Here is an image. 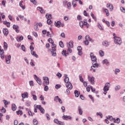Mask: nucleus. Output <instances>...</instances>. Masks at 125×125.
<instances>
[{
  "label": "nucleus",
  "instance_id": "nucleus-26",
  "mask_svg": "<svg viewBox=\"0 0 125 125\" xmlns=\"http://www.w3.org/2000/svg\"><path fill=\"white\" fill-rule=\"evenodd\" d=\"M17 108V107L16 106V105L15 104H12V110L13 111H16V109Z\"/></svg>",
  "mask_w": 125,
  "mask_h": 125
},
{
  "label": "nucleus",
  "instance_id": "nucleus-35",
  "mask_svg": "<svg viewBox=\"0 0 125 125\" xmlns=\"http://www.w3.org/2000/svg\"><path fill=\"white\" fill-rule=\"evenodd\" d=\"M38 109H39V105H34V112H35V113H37L38 112Z\"/></svg>",
  "mask_w": 125,
  "mask_h": 125
},
{
  "label": "nucleus",
  "instance_id": "nucleus-61",
  "mask_svg": "<svg viewBox=\"0 0 125 125\" xmlns=\"http://www.w3.org/2000/svg\"><path fill=\"white\" fill-rule=\"evenodd\" d=\"M120 9H121V11L122 12H124V13H125V8H124L123 7H121L120 8Z\"/></svg>",
  "mask_w": 125,
  "mask_h": 125
},
{
  "label": "nucleus",
  "instance_id": "nucleus-57",
  "mask_svg": "<svg viewBox=\"0 0 125 125\" xmlns=\"http://www.w3.org/2000/svg\"><path fill=\"white\" fill-rule=\"evenodd\" d=\"M0 16H2V19H4V18H5V16L3 15V13H0Z\"/></svg>",
  "mask_w": 125,
  "mask_h": 125
},
{
  "label": "nucleus",
  "instance_id": "nucleus-44",
  "mask_svg": "<svg viewBox=\"0 0 125 125\" xmlns=\"http://www.w3.org/2000/svg\"><path fill=\"white\" fill-rule=\"evenodd\" d=\"M48 41L50 42V43H51V44L54 42L53 41V40H52V39L51 38L48 39Z\"/></svg>",
  "mask_w": 125,
  "mask_h": 125
},
{
  "label": "nucleus",
  "instance_id": "nucleus-8",
  "mask_svg": "<svg viewBox=\"0 0 125 125\" xmlns=\"http://www.w3.org/2000/svg\"><path fill=\"white\" fill-rule=\"evenodd\" d=\"M54 123H55V124H57V125H64L63 122L59 121V120H58V119H54Z\"/></svg>",
  "mask_w": 125,
  "mask_h": 125
},
{
  "label": "nucleus",
  "instance_id": "nucleus-42",
  "mask_svg": "<svg viewBox=\"0 0 125 125\" xmlns=\"http://www.w3.org/2000/svg\"><path fill=\"white\" fill-rule=\"evenodd\" d=\"M91 69H90V71H92V70H93V72L94 73H95V72H96V69L95 68L96 67H93V66H91Z\"/></svg>",
  "mask_w": 125,
  "mask_h": 125
},
{
  "label": "nucleus",
  "instance_id": "nucleus-60",
  "mask_svg": "<svg viewBox=\"0 0 125 125\" xmlns=\"http://www.w3.org/2000/svg\"><path fill=\"white\" fill-rule=\"evenodd\" d=\"M31 2H32L33 4H37V1L36 0H30Z\"/></svg>",
  "mask_w": 125,
  "mask_h": 125
},
{
  "label": "nucleus",
  "instance_id": "nucleus-32",
  "mask_svg": "<svg viewBox=\"0 0 125 125\" xmlns=\"http://www.w3.org/2000/svg\"><path fill=\"white\" fill-rule=\"evenodd\" d=\"M33 123L34 125H38L39 124V122L36 119H33Z\"/></svg>",
  "mask_w": 125,
  "mask_h": 125
},
{
  "label": "nucleus",
  "instance_id": "nucleus-53",
  "mask_svg": "<svg viewBox=\"0 0 125 125\" xmlns=\"http://www.w3.org/2000/svg\"><path fill=\"white\" fill-rule=\"evenodd\" d=\"M32 96H33V99L35 101H36V100H37V99H38L37 96H36L35 95H32Z\"/></svg>",
  "mask_w": 125,
  "mask_h": 125
},
{
  "label": "nucleus",
  "instance_id": "nucleus-2",
  "mask_svg": "<svg viewBox=\"0 0 125 125\" xmlns=\"http://www.w3.org/2000/svg\"><path fill=\"white\" fill-rule=\"evenodd\" d=\"M114 42L116 44H122V39L120 37H114Z\"/></svg>",
  "mask_w": 125,
  "mask_h": 125
},
{
  "label": "nucleus",
  "instance_id": "nucleus-34",
  "mask_svg": "<svg viewBox=\"0 0 125 125\" xmlns=\"http://www.w3.org/2000/svg\"><path fill=\"white\" fill-rule=\"evenodd\" d=\"M78 111L80 115H83V109L81 108V106L78 107Z\"/></svg>",
  "mask_w": 125,
  "mask_h": 125
},
{
  "label": "nucleus",
  "instance_id": "nucleus-7",
  "mask_svg": "<svg viewBox=\"0 0 125 125\" xmlns=\"http://www.w3.org/2000/svg\"><path fill=\"white\" fill-rule=\"evenodd\" d=\"M4 53V51L3 49H1V46H0V55L1 59H3L4 58V55L3 54Z\"/></svg>",
  "mask_w": 125,
  "mask_h": 125
},
{
  "label": "nucleus",
  "instance_id": "nucleus-47",
  "mask_svg": "<svg viewBox=\"0 0 125 125\" xmlns=\"http://www.w3.org/2000/svg\"><path fill=\"white\" fill-rule=\"evenodd\" d=\"M47 37H49V38H52L53 36L52 35L50 34V32L48 31L47 33Z\"/></svg>",
  "mask_w": 125,
  "mask_h": 125
},
{
  "label": "nucleus",
  "instance_id": "nucleus-46",
  "mask_svg": "<svg viewBox=\"0 0 125 125\" xmlns=\"http://www.w3.org/2000/svg\"><path fill=\"white\" fill-rule=\"evenodd\" d=\"M47 23L48 25H50L51 24H52V21H51V20L48 19L47 20Z\"/></svg>",
  "mask_w": 125,
  "mask_h": 125
},
{
  "label": "nucleus",
  "instance_id": "nucleus-16",
  "mask_svg": "<svg viewBox=\"0 0 125 125\" xmlns=\"http://www.w3.org/2000/svg\"><path fill=\"white\" fill-rule=\"evenodd\" d=\"M38 109L40 110L41 113L42 114H44V109L42 107V105H38Z\"/></svg>",
  "mask_w": 125,
  "mask_h": 125
},
{
  "label": "nucleus",
  "instance_id": "nucleus-64",
  "mask_svg": "<svg viewBox=\"0 0 125 125\" xmlns=\"http://www.w3.org/2000/svg\"><path fill=\"white\" fill-rule=\"evenodd\" d=\"M21 49L22 50H23V51H25V46H24L23 45H22L21 46Z\"/></svg>",
  "mask_w": 125,
  "mask_h": 125
},
{
  "label": "nucleus",
  "instance_id": "nucleus-20",
  "mask_svg": "<svg viewBox=\"0 0 125 125\" xmlns=\"http://www.w3.org/2000/svg\"><path fill=\"white\" fill-rule=\"evenodd\" d=\"M21 96L22 98L25 99V98H28V93L27 92H24L23 94H22Z\"/></svg>",
  "mask_w": 125,
  "mask_h": 125
},
{
  "label": "nucleus",
  "instance_id": "nucleus-52",
  "mask_svg": "<svg viewBox=\"0 0 125 125\" xmlns=\"http://www.w3.org/2000/svg\"><path fill=\"white\" fill-rule=\"evenodd\" d=\"M84 16L87 17L88 16V14L86 12V11L84 10L83 12Z\"/></svg>",
  "mask_w": 125,
  "mask_h": 125
},
{
  "label": "nucleus",
  "instance_id": "nucleus-22",
  "mask_svg": "<svg viewBox=\"0 0 125 125\" xmlns=\"http://www.w3.org/2000/svg\"><path fill=\"white\" fill-rule=\"evenodd\" d=\"M90 15L91 17L93 18V19H94V21L96 22V21H97V18H96V17L94 16V14H93V13L91 12L90 14Z\"/></svg>",
  "mask_w": 125,
  "mask_h": 125
},
{
  "label": "nucleus",
  "instance_id": "nucleus-41",
  "mask_svg": "<svg viewBox=\"0 0 125 125\" xmlns=\"http://www.w3.org/2000/svg\"><path fill=\"white\" fill-rule=\"evenodd\" d=\"M59 45L61 47H64V44L63 43V42L62 41L60 42Z\"/></svg>",
  "mask_w": 125,
  "mask_h": 125
},
{
  "label": "nucleus",
  "instance_id": "nucleus-62",
  "mask_svg": "<svg viewBox=\"0 0 125 125\" xmlns=\"http://www.w3.org/2000/svg\"><path fill=\"white\" fill-rule=\"evenodd\" d=\"M1 111L2 113H5V112H6V110H5V108H4V107H2L1 109Z\"/></svg>",
  "mask_w": 125,
  "mask_h": 125
},
{
  "label": "nucleus",
  "instance_id": "nucleus-11",
  "mask_svg": "<svg viewBox=\"0 0 125 125\" xmlns=\"http://www.w3.org/2000/svg\"><path fill=\"white\" fill-rule=\"evenodd\" d=\"M65 85L68 89H72L73 88V85H72V83L70 82L66 83Z\"/></svg>",
  "mask_w": 125,
  "mask_h": 125
},
{
  "label": "nucleus",
  "instance_id": "nucleus-48",
  "mask_svg": "<svg viewBox=\"0 0 125 125\" xmlns=\"http://www.w3.org/2000/svg\"><path fill=\"white\" fill-rule=\"evenodd\" d=\"M79 79L81 82H82V83L83 82V77H82V75H79Z\"/></svg>",
  "mask_w": 125,
  "mask_h": 125
},
{
  "label": "nucleus",
  "instance_id": "nucleus-25",
  "mask_svg": "<svg viewBox=\"0 0 125 125\" xmlns=\"http://www.w3.org/2000/svg\"><path fill=\"white\" fill-rule=\"evenodd\" d=\"M3 23V24H4V25H6L8 27V28H9V27H10V23L7 22V21H4Z\"/></svg>",
  "mask_w": 125,
  "mask_h": 125
},
{
  "label": "nucleus",
  "instance_id": "nucleus-10",
  "mask_svg": "<svg viewBox=\"0 0 125 125\" xmlns=\"http://www.w3.org/2000/svg\"><path fill=\"white\" fill-rule=\"evenodd\" d=\"M35 79L36 80L38 83H39V84H40V85H42V80H41V79L39 77H38L37 75H35Z\"/></svg>",
  "mask_w": 125,
  "mask_h": 125
},
{
  "label": "nucleus",
  "instance_id": "nucleus-51",
  "mask_svg": "<svg viewBox=\"0 0 125 125\" xmlns=\"http://www.w3.org/2000/svg\"><path fill=\"white\" fill-rule=\"evenodd\" d=\"M66 50H63L62 52V55H63L64 56H67V55H66Z\"/></svg>",
  "mask_w": 125,
  "mask_h": 125
},
{
  "label": "nucleus",
  "instance_id": "nucleus-9",
  "mask_svg": "<svg viewBox=\"0 0 125 125\" xmlns=\"http://www.w3.org/2000/svg\"><path fill=\"white\" fill-rule=\"evenodd\" d=\"M88 80L90 82L91 84H94V77H90L89 76H88Z\"/></svg>",
  "mask_w": 125,
  "mask_h": 125
},
{
  "label": "nucleus",
  "instance_id": "nucleus-49",
  "mask_svg": "<svg viewBox=\"0 0 125 125\" xmlns=\"http://www.w3.org/2000/svg\"><path fill=\"white\" fill-rule=\"evenodd\" d=\"M120 72H121V70H120L119 69H116L115 71V75H117V74H118V73H120Z\"/></svg>",
  "mask_w": 125,
  "mask_h": 125
},
{
  "label": "nucleus",
  "instance_id": "nucleus-50",
  "mask_svg": "<svg viewBox=\"0 0 125 125\" xmlns=\"http://www.w3.org/2000/svg\"><path fill=\"white\" fill-rule=\"evenodd\" d=\"M60 87H61V85L60 84H56L55 86V88L56 89H59V88H60Z\"/></svg>",
  "mask_w": 125,
  "mask_h": 125
},
{
  "label": "nucleus",
  "instance_id": "nucleus-13",
  "mask_svg": "<svg viewBox=\"0 0 125 125\" xmlns=\"http://www.w3.org/2000/svg\"><path fill=\"white\" fill-rule=\"evenodd\" d=\"M54 101L56 102H59L61 104H62V100H61L58 96H56L55 97Z\"/></svg>",
  "mask_w": 125,
  "mask_h": 125
},
{
  "label": "nucleus",
  "instance_id": "nucleus-17",
  "mask_svg": "<svg viewBox=\"0 0 125 125\" xmlns=\"http://www.w3.org/2000/svg\"><path fill=\"white\" fill-rule=\"evenodd\" d=\"M9 33V31H8V29H7V28H4L3 29V33L4 36H7Z\"/></svg>",
  "mask_w": 125,
  "mask_h": 125
},
{
  "label": "nucleus",
  "instance_id": "nucleus-1",
  "mask_svg": "<svg viewBox=\"0 0 125 125\" xmlns=\"http://www.w3.org/2000/svg\"><path fill=\"white\" fill-rule=\"evenodd\" d=\"M51 47L52 49H49V51H51L52 56H56V49H55L56 47V44H55L54 42L52 43Z\"/></svg>",
  "mask_w": 125,
  "mask_h": 125
},
{
  "label": "nucleus",
  "instance_id": "nucleus-37",
  "mask_svg": "<svg viewBox=\"0 0 125 125\" xmlns=\"http://www.w3.org/2000/svg\"><path fill=\"white\" fill-rule=\"evenodd\" d=\"M74 93L75 94V97H78L80 95V94L79 93V92L77 90H75Z\"/></svg>",
  "mask_w": 125,
  "mask_h": 125
},
{
  "label": "nucleus",
  "instance_id": "nucleus-58",
  "mask_svg": "<svg viewBox=\"0 0 125 125\" xmlns=\"http://www.w3.org/2000/svg\"><path fill=\"white\" fill-rule=\"evenodd\" d=\"M29 84H30V86H34V82H33L32 81H30Z\"/></svg>",
  "mask_w": 125,
  "mask_h": 125
},
{
  "label": "nucleus",
  "instance_id": "nucleus-28",
  "mask_svg": "<svg viewBox=\"0 0 125 125\" xmlns=\"http://www.w3.org/2000/svg\"><path fill=\"white\" fill-rule=\"evenodd\" d=\"M104 11L105 12L106 16H109L110 15V13H109V10L107 9H104Z\"/></svg>",
  "mask_w": 125,
  "mask_h": 125
},
{
  "label": "nucleus",
  "instance_id": "nucleus-6",
  "mask_svg": "<svg viewBox=\"0 0 125 125\" xmlns=\"http://www.w3.org/2000/svg\"><path fill=\"white\" fill-rule=\"evenodd\" d=\"M90 56L92 61H93L94 62H96V61L97 60V58H96V56H94L93 53H91L90 54Z\"/></svg>",
  "mask_w": 125,
  "mask_h": 125
},
{
  "label": "nucleus",
  "instance_id": "nucleus-33",
  "mask_svg": "<svg viewBox=\"0 0 125 125\" xmlns=\"http://www.w3.org/2000/svg\"><path fill=\"white\" fill-rule=\"evenodd\" d=\"M93 67H95V68H98L99 67V64L97 62H93Z\"/></svg>",
  "mask_w": 125,
  "mask_h": 125
},
{
  "label": "nucleus",
  "instance_id": "nucleus-15",
  "mask_svg": "<svg viewBox=\"0 0 125 125\" xmlns=\"http://www.w3.org/2000/svg\"><path fill=\"white\" fill-rule=\"evenodd\" d=\"M62 119L63 120H72V117L70 116H68V115H63L62 116Z\"/></svg>",
  "mask_w": 125,
  "mask_h": 125
},
{
  "label": "nucleus",
  "instance_id": "nucleus-24",
  "mask_svg": "<svg viewBox=\"0 0 125 125\" xmlns=\"http://www.w3.org/2000/svg\"><path fill=\"white\" fill-rule=\"evenodd\" d=\"M23 39L24 37H23V36H21L20 37L17 38V42H21V41H23Z\"/></svg>",
  "mask_w": 125,
  "mask_h": 125
},
{
  "label": "nucleus",
  "instance_id": "nucleus-18",
  "mask_svg": "<svg viewBox=\"0 0 125 125\" xmlns=\"http://www.w3.org/2000/svg\"><path fill=\"white\" fill-rule=\"evenodd\" d=\"M37 9V10H40L41 13H42V14L45 13V12L44 11V10H43V9H42V7H38Z\"/></svg>",
  "mask_w": 125,
  "mask_h": 125
},
{
  "label": "nucleus",
  "instance_id": "nucleus-55",
  "mask_svg": "<svg viewBox=\"0 0 125 125\" xmlns=\"http://www.w3.org/2000/svg\"><path fill=\"white\" fill-rule=\"evenodd\" d=\"M97 115L100 116L101 117V118H102L103 117V115H102V113H101V112L97 113Z\"/></svg>",
  "mask_w": 125,
  "mask_h": 125
},
{
  "label": "nucleus",
  "instance_id": "nucleus-21",
  "mask_svg": "<svg viewBox=\"0 0 125 125\" xmlns=\"http://www.w3.org/2000/svg\"><path fill=\"white\" fill-rule=\"evenodd\" d=\"M23 2V0H21L20 2V6H21V7L22 9H25V8H26V6L25 5H23V4H22Z\"/></svg>",
  "mask_w": 125,
  "mask_h": 125
},
{
  "label": "nucleus",
  "instance_id": "nucleus-29",
  "mask_svg": "<svg viewBox=\"0 0 125 125\" xmlns=\"http://www.w3.org/2000/svg\"><path fill=\"white\" fill-rule=\"evenodd\" d=\"M7 43H6V42H4L3 43V48L4 49V50H6V49H7Z\"/></svg>",
  "mask_w": 125,
  "mask_h": 125
},
{
  "label": "nucleus",
  "instance_id": "nucleus-56",
  "mask_svg": "<svg viewBox=\"0 0 125 125\" xmlns=\"http://www.w3.org/2000/svg\"><path fill=\"white\" fill-rule=\"evenodd\" d=\"M107 119H109L111 121H115L114 118H113V117H112V116H109L108 118H107Z\"/></svg>",
  "mask_w": 125,
  "mask_h": 125
},
{
  "label": "nucleus",
  "instance_id": "nucleus-43",
  "mask_svg": "<svg viewBox=\"0 0 125 125\" xmlns=\"http://www.w3.org/2000/svg\"><path fill=\"white\" fill-rule=\"evenodd\" d=\"M79 25L81 28H83V21H81L79 22Z\"/></svg>",
  "mask_w": 125,
  "mask_h": 125
},
{
  "label": "nucleus",
  "instance_id": "nucleus-4",
  "mask_svg": "<svg viewBox=\"0 0 125 125\" xmlns=\"http://www.w3.org/2000/svg\"><path fill=\"white\" fill-rule=\"evenodd\" d=\"M55 25L58 28H60V27H64V23H61L60 21H58L57 22H55Z\"/></svg>",
  "mask_w": 125,
  "mask_h": 125
},
{
  "label": "nucleus",
  "instance_id": "nucleus-14",
  "mask_svg": "<svg viewBox=\"0 0 125 125\" xmlns=\"http://www.w3.org/2000/svg\"><path fill=\"white\" fill-rule=\"evenodd\" d=\"M11 59V56L9 55L6 57V62L7 64H9L10 63V60Z\"/></svg>",
  "mask_w": 125,
  "mask_h": 125
},
{
  "label": "nucleus",
  "instance_id": "nucleus-30",
  "mask_svg": "<svg viewBox=\"0 0 125 125\" xmlns=\"http://www.w3.org/2000/svg\"><path fill=\"white\" fill-rule=\"evenodd\" d=\"M17 115H20L22 116L23 115V111L22 110H18L16 111Z\"/></svg>",
  "mask_w": 125,
  "mask_h": 125
},
{
  "label": "nucleus",
  "instance_id": "nucleus-5",
  "mask_svg": "<svg viewBox=\"0 0 125 125\" xmlns=\"http://www.w3.org/2000/svg\"><path fill=\"white\" fill-rule=\"evenodd\" d=\"M109 87H110V83H106L104 88V92H106V91H108V90H109Z\"/></svg>",
  "mask_w": 125,
  "mask_h": 125
},
{
  "label": "nucleus",
  "instance_id": "nucleus-40",
  "mask_svg": "<svg viewBox=\"0 0 125 125\" xmlns=\"http://www.w3.org/2000/svg\"><path fill=\"white\" fill-rule=\"evenodd\" d=\"M99 54H100V56H101L102 57L103 56H104V51H103L102 50H100L99 51Z\"/></svg>",
  "mask_w": 125,
  "mask_h": 125
},
{
  "label": "nucleus",
  "instance_id": "nucleus-36",
  "mask_svg": "<svg viewBox=\"0 0 125 125\" xmlns=\"http://www.w3.org/2000/svg\"><path fill=\"white\" fill-rule=\"evenodd\" d=\"M39 23H36L35 25H34V29L36 31H39Z\"/></svg>",
  "mask_w": 125,
  "mask_h": 125
},
{
  "label": "nucleus",
  "instance_id": "nucleus-12",
  "mask_svg": "<svg viewBox=\"0 0 125 125\" xmlns=\"http://www.w3.org/2000/svg\"><path fill=\"white\" fill-rule=\"evenodd\" d=\"M83 48L82 46H78L77 47V50L78 51V54L80 56L83 55V52L82 51Z\"/></svg>",
  "mask_w": 125,
  "mask_h": 125
},
{
  "label": "nucleus",
  "instance_id": "nucleus-19",
  "mask_svg": "<svg viewBox=\"0 0 125 125\" xmlns=\"http://www.w3.org/2000/svg\"><path fill=\"white\" fill-rule=\"evenodd\" d=\"M13 28L14 30H15L16 32L17 33H18L19 32V26L16 25H13Z\"/></svg>",
  "mask_w": 125,
  "mask_h": 125
},
{
  "label": "nucleus",
  "instance_id": "nucleus-38",
  "mask_svg": "<svg viewBox=\"0 0 125 125\" xmlns=\"http://www.w3.org/2000/svg\"><path fill=\"white\" fill-rule=\"evenodd\" d=\"M45 17H46V18H47V19L48 20V19H51V18H52V17H51V15H48V14H47L46 15V16H45Z\"/></svg>",
  "mask_w": 125,
  "mask_h": 125
},
{
  "label": "nucleus",
  "instance_id": "nucleus-3",
  "mask_svg": "<svg viewBox=\"0 0 125 125\" xmlns=\"http://www.w3.org/2000/svg\"><path fill=\"white\" fill-rule=\"evenodd\" d=\"M43 84L45 86V85H48L49 84V78L47 77H45L43 78Z\"/></svg>",
  "mask_w": 125,
  "mask_h": 125
},
{
  "label": "nucleus",
  "instance_id": "nucleus-27",
  "mask_svg": "<svg viewBox=\"0 0 125 125\" xmlns=\"http://www.w3.org/2000/svg\"><path fill=\"white\" fill-rule=\"evenodd\" d=\"M69 46L71 48H73V47H74V42H73V41H70L69 42Z\"/></svg>",
  "mask_w": 125,
  "mask_h": 125
},
{
  "label": "nucleus",
  "instance_id": "nucleus-59",
  "mask_svg": "<svg viewBox=\"0 0 125 125\" xmlns=\"http://www.w3.org/2000/svg\"><path fill=\"white\" fill-rule=\"evenodd\" d=\"M28 114L29 116H31V117H33V113H32V111H31L30 110H29L28 111Z\"/></svg>",
  "mask_w": 125,
  "mask_h": 125
},
{
  "label": "nucleus",
  "instance_id": "nucleus-23",
  "mask_svg": "<svg viewBox=\"0 0 125 125\" xmlns=\"http://www.w3.org/2000/svg\"><path fill=\"white\" fill-rule=\"evenodd\" d=\"M103 45H104V46H108L109 42L107 41H104L103 42Z\"/></svg>",
  "mask_w": 125,
  "mask_h": 125
},
{
  "label": "nucleus",
  "instance_id": "nucleus-31",
  "mask_svg": "<svg viewBox=\"0 0 125 125\" xmlns=\"http://www.w3.org/2000/svg\"><path fill=\"white\" fill-rule=\"evenodd\" d=\"M31 52L32 55H33L34 56H35L36 58H38V56L37 54H36V52L34 51H31Z\"/></svg>",
  "mask_w": 125,
  "mask_h": 125
},
{
  "label": "nucleus",
  "instance_id": "nucleus-63",
  "mask_svg": "<svg viewBox=\"0 0 125 125\" xmlns=\"http://www.w3.org/2000/svg\"><path fill=\"white\" fill-rule=\"evenodd\" d=\"M6 3V1H4V0L2 1V4L3 6L5 7Z\"/></svg>",
  "mask_w": 125,
  "mask_h": 125
},
{
  "label": "nucleus",
  "instance_id": "nucleus-45",
  "mask_svg": "<svg viewBox=\"0 0 125 125\" xmlns=\"http://www.w3.org/2000/svg\"><path fill=\"white\" fill-rule=\"evenodd\" d=\"M45 116L47 121H50V117H49V114H48V113H46Z\"/></svg>",
  "mask_w": 125,
  "mask_h": 125
},
{
  "label": "nucleus",
  "instance_id": "nucleus-54",
  "mask_svg": "<svg viewBox=\"0 0 125 125\" xmlns=\"http://www.w3.org/2000/svg\"><path fill=\"white\" fill-rule=\"evenodd\" d=\"M103 62L104 64H106V65H108L109 64V62H108V60H104L103 61Z\"/></svg>",
  "mask_w": 125,
  "mask_h": 125
},
{
  "label": "nucleus",
  "instance_id": "nucleus-39",
  "mask_svg": "<svg viewBox=\"0 0 125 125\" xmlns=\"http://www.w3.org/2000/svg\"><path fill=\"white\" fill-rule=\"evenodd\" d=\"M64 82L66 83H70V82H69V78L68 77H66L64 79Z\"/></svg>",
  "mask_w": 125,
  "mask_h": 125
}]
</instances>
